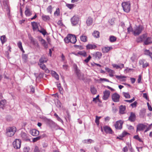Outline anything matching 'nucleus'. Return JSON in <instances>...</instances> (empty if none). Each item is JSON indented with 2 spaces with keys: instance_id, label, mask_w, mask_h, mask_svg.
I'll return each mask as SVG.
<instances>
[{
  "instance_id": "obj_1",
  "label": "nucleus",
  "mask_w": 152,
  "mask_h": 152,
  "mask_svg": "<svg viewBox=\"0 0 152 152\" xmlns=\"http://www.w3.org/2000/svg\"><path fill=\"white\" fill-rule=\"evenodd\" d=\"M16 129L15 126L10 127L7 128L6 135L8 137L12 136L16 132Z\"/></svg>"
},
{
  "instance_id": "obj_2",
  "label": "nucleus",
  "mask_w": 152,
  "mask_h": 152,
  "mask_svg": "<svg viewBox=\"0 0 152 152\" xmlns=\"http://www.w3.org/2000/svg\"><path fill=\"white\" fill-rule=\"evenodd\" d=\"M144 28L141 25L136 26L135 27L133 31V34L135 36H138L140 34L142 31L143 30Z\"/></svg>"
},
{
  "instance_id": "obj_3",
  "label": "nucleus",
  "mask_w": 152,
  "mask_h": 152,
  "mask_svg": "<svg viewBox=\"0 0 152 152\" xmlns=\"http://www.w3.org/2000/svg\"><path fill=\"white\" fill-rule=\"evenodd\" d=\"M122 6L124 11L128 13L130 10V4L129 2H123L122 4Z\"/></svg>"
},
{
  "instance_id": "obj_4",
  "label": "nucleus",
  "mask_w": 152,
  "mask_h": 152,
  "mask_svg": "<svg viewBox=\"0 0 152 152\" xmlns=\"http://www.w3.org/2000/svg\"><path fill=\"white\" fill-rule=\"evenodd\" d=\"M75 71L78 79L82 80H84L85 78L84 74L80 73V70L78 69L77 65H75Z\"/></svg>"
},
{
  "instance_id": "obj_5",
  "label": "nucleus",
  "mask_w": 152,
  "mask_h": 152,
  "mask_svg": "<svg viewBox=\"0 0 152 152\" xmlns=\"http://www.w3.org/2000/svg\"><path fill=\"white\" fill-rule=\"evenodd\" d=\"M21 142L19 139H16L13 142L14 148L15 149L20 148L21 146Z\"/></svg>"
},
{
  "instance_id": "obj_6",
  "label": "nucleus",
  "mask_w": 152,
  "mask_h": 152,
  "mask_svg": "<svg viewBox=\"0 0 152 152\" xmlns=\"http://www.w3.org/2000/svg\"><path fill=\"white\" fill-rule=\"evenodd\" d=\"M71 23L73 26L76 25L78 24L79 18L77 16H74L71 19Z\"/></svg>"
},
{
  "instance_id": "obj_7",
  "label": "nucleus",
  "mask_w": 152,
  "mask_h": 152,
  "mask_svg": "<svg viewBox=\"0 0 152 152\" xmlns=\"http://www.w3.org/2000/svg\"><path fill=\"white\" fill-rule=\"evenodd\" d=\"M123 121L121 120H119L116 122L115 124V127L117 129H121L122 128Z\"/></svg>"
},
{
  "instance_id": "obj_8",
  "label": "nucleus",
  "mask_w": 152,
  "mask_h": 152,
  "mask_svg": "<svg viewBox=\"0 0 152 152\" xmlns=\"http://www.w3.org/2000/svg\"><path fill=\"white\" fill-rule=\"evenodd\" d=\"M147 126L142 124H139L137 126V132L143 131L146 127Z\"/></svg>"
},
{
  "instance_id": "obj_9",
  "label": "nucleus",
  "mask_w": 152,
  "mask_h": 152,
  "mask_svg": "<svg viewBox=\"0 0 152 152\" xmlns=\"http://www.w3.org/2000/svg\"><path fill=\"white\" fill-rule=\"evenodd\" d=\"M120 96L117 93H115L112 96V100L115 102H118L119 101Z\"/></svg>"
},
{
  "instance_id": "obj_10",
  "label": "nucleus",
  "mask_w": 152,
  "mask_h": 152,
  "mask_svg": "<svg viewBox=\"0 0 152 152\" xmlns=\"http://www.w3.org/2000/svg\"><path fill=\"white\" fill-rule=\"evenodd\" d=\"M140 65H142V67L145 68L149 66V63L144 59H141L139 61Z\"/></svg>"
},
{
  "instance_id": "obj_11",
  "label": "nucleus",
  "mask_w": 152,
  "mask_h": 152,
  "mask_svg": "<svg viewBox=\"0 0 152 152\" xmlns=\"http://www.w3.org/2000/svg\"><path fill=\"white\" fill-rule=\"evenodd\" d=\"M147 35L146 34H144L140 36L137 39V42H144L145 40L146 37Z\"/></svg>"
},
{
  "instance_id": "obj_12",
  "label": "nucleus",
  "mask_w": 152,
  "mask_h": 152,
  "mask_svg": "<svg viewBox=\"0 0 152 152\" xmlns=\"http://www.w3.org/2000/svg\"><path fill=\"white\" fill-rule=\"evenodd\" d=\"M25 13L26 16H29L32 14V11L28 6H26Z\"/></svg>"
},
{
  "instance_id": "obj_13",
  "label": "nucleus",
  "mask_w": 152,
  "mask_h": 152,
  "mask_svg": "<svg viewBox=\"0 0 152 152\" xmlns=\"http://www.w3.org/2000/svg\"><path fill=\"white\" fill-rule=\"evenodd\" d=\"M152 43V38L151 37H146L144 42V45H148Z\"/></svg>"
},
{
  "instance_id": "obj_14",
  "label": "nucleus",
  "mask_w": 152,
  "mask_h": 152,
  "mask_svg": "<svg viewBox=\"0 0 152 152\" xmlns=\"http://www.w3.org/2000/svg\"><path fill=\"white\" fill-rule=\"evenodd\" d=\"M38 65L41 69L45 71V72L47 73H48L49 72V70L46 67L45 65L43 64L38 63Z\"/></svg>"
},
{
  "instance_id": "obj_15",
  "label": "nucleus",
  "mask_w": 152,
  "mask_h": 152,
  "mask_svg": "<svg viewBox=\"0 0 152 152\" xmlns=\"http://www.w3.org/2000/svg\"><path fill=\"white\" fill-rule=\"evenodd\" d=\"M110 91L108 90H106L103 92L104 95L103 99L104 100H107L110 95Z\"/></svg>"
},
{
  "instance_id": "obj_16",
  "label": "nucleus",
  "mask_w": 152,
  "mask_h": 152,
  "mask_svg": "<svg viewBox=\"0 0 152 152\" xmlns=\"http://www.w3.org/2000/svg\"><path fill=\"white\" fill-rule=\"evenodd\" d=\"M103 129L104 131L106 133L112 134V130L111 129L109 126H106L103 127Z\"/></svg>"
},
{
  "instance_id": "obj_17",
  "label": "nucleus",
  "mask_w": 152,
  "mask_h": 152,
  "mask_svg": "<svg viewBox=\"0 0 152 152\" xmlns=\"http://www.w3.org/2000/svg\"><path fill=\"white\" fill-rule=\"evenodd\" d=\"M30 133L33 136H36L39 134V132L35 129H33L30 131Z\"/></svg>"
},
{
  "instance_id": "obj_18",
  "label": "nucleus",
  "mask_w": 152,
  "mask_h": 152,
  "mask_svg": "<svg viewBox=\"0 0 152 152\" xmlns=\"http://www.w3.org/2000/svg\"><path fill=\"white\" fill-rule=\"evenodd\" d=\"M48 60V59L46 56L43 55L40 58L39 63L43 64L44 63L47 62Z\"/></svg>"
},
{
  "instance_id": "obj_19",
  "label": "nucleus",
  "mask_w": 152,
  "mask_h": 152,
  "mask_svg": "<svg viewBox=\"0 0 152 152\" xmlns=\"http://www.w3.org/2000/svg\"><path fill=\"white\" fill-rule=\"evenodd\" d=\"M69 36L70 42L73 44L75 43L77 41L76 37L75 35H72V34H69Z\"/></svg>"
},
{
  "instance_id": "obj_20",
  "label": "nucleus",
  "mask_w": 152,
  "mask_h": 152,
  "mask_svg": "<svg viewBox=\"0 0 152 152\" xmlns=\"http://www.w3.org/2000/svg\"><path fill=\"white\" fill-rule=\"evenodd\" d=\"M93 56L95 57V58L97 59H100L101 58L102 56V53L99 52H97L93 54Z\"/></svg>"
},
{
  "instance_id": "obj_21",
  "label": "nucleus",
  "mask_w": 152,
  "mask_h": 152,
  "mask_svg": "<svg viewBox=\"0 0 152 152\" xmlns=\"http://www.w3.org/2000/svg\"><path fill=\"white\" fill-rule=\"evenodd\" d=\"M135 115L134 113H131L129 118V120L131 122H134L135 120Z\"/></svg>"
},
{
  "instance_id": "obj_22",
  "label": "nucleus",
  "mask_w": 152,
  "mask_h": 152,
  "mask_svg": "<svg viewBox=\"0 0 152 152\" xmlns=\"http://www.w3.org/2000/svg\"><path fill=\"white\" fill-rule=\"evenodd\" d=\"M6 103V101L4 99L0 101V108L3 110Z\"/></svg>"
},
{
  "instance_id": "obj_23",
  "label": "nucleus",
  "mask_w": 152,
  "mask_h": 152,
  "mask_svg": "<svg viewBox=\"0 0 152 152\" xmlns=\"http://www.w3.org/2000/svg\"><path fill=\"white\" fill-rule=\"evenodd\" d=\"M31 24L34 31L36 30L38 28L39 24L35 22L31 23Z\"/></svg>"
},
{
  "instance_id": "obj_24",
  "label": "nucleus",
  "mask_w": 152,
  "mask_h": 152,
  "mask_svg": "<svg viewBox=\"0 0 152 152\" xmlns=\"http://www.w3.org/2000/svg\"><path fill=\"white\" fill-rule=\"evenodd\" d=\"M93 23V18L90 17L88 18L86 20V23L88 26L91 25Z\"/></svg>"
},
{
  "instance_id": "obj_25",
  "label": "nucleus",
  "mask_w": 152,
  "mask_h": 152,
  "mask_svg": "<svg viewBox=\"0 0 152 152\" xmlns=\"http://www.w3.org/2000/svg\"><path fill=\"white\" fill-rule=\"evenodd\" d=\"M112 49L111 47H105L102 48V51L104 53H107Z\"/></svg>"
},
{
  "instance_id": "obj_26",
  "label": "nucleus",
  "mask_w": 152,
  "mask_h": 152,
  "mask_svg": "<svg viewBox=\"0 0 152 152\" xmlns=\"http://www.w3.org/2000/svg\"><path fill=\"white\" fill-rule=\"evenodd\" d=\"M86 47L87 49H95L97 46L94 44H89L86 45Z\"/></svg>"
},
{
  "instance_id": "obj_27",
  "label": "nucleus",
  "mask_w": 152,
  "mask_h": 152,
  "mask_svg": "<svg viewBox=\"0 0 152 152\" xmlns=\"http://www.w3.org/2000/svg\"><path fill=\"white\" fill-rule=\"evenodd\" d=\"M112 66L113 67L115 68L116 69L120 68L121 69L124 67V65L123 64H120V65L113 64Z\"/></svg>"
},
{
  "instance_id": "obj_28",
  "label": "nucleus",
  "mask_w": 152,
  "mask_h": 152,
  "mask_svg": "<svg viewBox=\"0 0 152 152\" xmlns=\"http://www.w3.org/2000/svg\"><path fill=\"white\" fill-rule=\"evenodd\" d=\"M126 110V106H125L121 105L119 108V113L121 114L124 113V111Z\"/></svg>"
},
{
  "instance_id": "obj_29",
  "label": "nucleus",
  "mask_w": 152,
  "mask_h": 152,
  "mask_svg": "<svg viewBox=\"0 0 152 152\" xmlns=\"http://www.w3.org/2000/svg\"><path fill=\"white\" fill-rule=\"evenodd\" d=\"M115 76L116 78L119 80H120L121 81H126V79H124L126 77L125 76L121 75L118 76L117 75H115Z\"/></svg>"
},
{
  "instance_id": "obj_30",
  "label": "nucleus",
  "mask_w": 152,
  "mask_h": 152,
  "mask_svg": "<svg viewBox=\"0 0 152 152\" xmlns=\"http://www.w3.org/2000/svg\"><path fill=\"white\" fill-rule=\"evenodd\" d=\"M28 36L29 39L31 41V43L33 45H36L37 42L33 38L31 35L30 34H28Z\"/></svg>"
},
{
  "instance_id": "obj_31",
  "label": "nucleus",
  "mask_w": 152,
  "mask_h": 152,
  "mask_svg": "<svg viewBox=\"0 0 152 152\" xmlns=\"http://www.w3.org/2000/svg\"><path fill=\"white\" fill-rule=\"evenodd\" d=\"M82 142L84 144H90L92 142H94V141L91 139H89L84 140L82 141Z\"/></svg>"
},
{
  "instance_id": "obj_32",
  "label": "nucleus",
  "mask_w": 152,
  "mask_h": 152,
  "mask_svg": "<svg viewBox=\"0 0 152 152\" xmlns=\"http://www.w3.org/2000/svg\"><path fill=\"white\" fill-rule=\"evenodd\" d=\"M20 136L24 140H26L27 139V135L26 133L24 132H21L20 134Z\"/></svg>"
},
{
  "instance_id": "obj_33",
  "label": "nucleus",
  "mask_w": 152,
  "mask_h": 152,
  "mask_svg": "<svg viewBox=\"0 0 152 152\" xmlns=\"http://www.w3.org/2000/svg\"><path fill=\"white\" fill-rule=\"evenodd\" d=\"M80 39L82 42H86L87 41V37L84 35H83L80 37Z\"/></svg>"
},
{
  "instance_id": "obj_34",
  "label": "nucleus",
  "mask_w": 152,
  "mask_h": 152,
  "mask_svg": "<svg viewBox=\"0 0 152 152\" xmlns=\"http://www.w3.org/2000/svg\"><path fill=\"white\" fill-rule=\"evenodd\" d=\"M144 54L149 56L152 59V53L150 52L149 50H145L144 51Z\"/></svg>"
},
{
  "instance_id": "obj_35",
  "label": "nucleus",
  "mask_w": 152,
  "mask_h": 152,
  "mask_svg": "<svg viewBox=\"0 0 152 152\" xmlns=\"http://www.w3.org/2000/svg\"><path fill=\"white\" fill-rule=\"evenodd\" d=\"M42 18L43 20L45 21L49 20L50 19V17L48 15H43L42 16Z\"/></svg>"
},
{
  "instance_id": "obj_36",
  "label": "nucleus",
  "mask_w": 152,
  "mask_h": 152,
  "mask_svg": "<svg viewBox=\"0 0 152 152\" xmlns=\"http://www.w3.org/2000/svg\"><path fill=\"white\" fill-rule=\"evenodd\" d=\"M92 34L94 37L96 38H99V33L98 31H94Z\"/></svg>"
},
{
  "instance_id": "obj_37",
  "label": "nucleus",
  "mask_w": 152,
  "mask_h": 152,
  "mask_svg": "<svg viewBox=\"0 0 152 152\" xmlns=\"http://www.w3.org/2000/svg\"><path fill=\"white\" fill-rule=\"evenodd\" d=\"M41 42L42 45L45 48H47L48 47V45L45 40L44 39H42L41 40Z\"/></svg>"
},
{
  "instance_id": "obj_38",
  "label": "nucleus",
  "mask_w": 152,
  "mask_h": 152,
  "mask_svg": "<svg viewBox=\"0 0 152 152\" xmlns=\"http://www.w3.org/2000/svg\"><path fill=\"white\" fill-rule=\"evenodd\" d=\"M51 73L53 77H54L57 80H58L59 77L58 75L56 73V72L54 71H52Z\"/></svg>"
},
{
  "instance_id": "obj_39",
  "label": "nucleus",
  "mask_w": 152,
  "mask_h": 152,
  "mask_svg": "<svg viewBox=\"0 0 152 152\" xmlns=\"http://www.w3.org/2000/svg\"><path fill=\"white\" fill-rule=\"evenodd\" d=\"M17 45L19 48L20 50L23 52L24 53V51L23 50L22 46V44L21 42L19 41L18 44Z\"/></svg>"
},
{
  "instance_id": "obj_40",
  "label": "nucleus",
  "mask_w": 152,
  "mask_h": 152,
  "mask_svg": "<svg viewBox=\"0 0 152 152\" xmlns=\"http://www.w3.org/2000/svg\"><path fill=\"white\" fill-rule=\"evenodd\" d=\"M137 59V57L134 54H133L131 58V59L133 62H136Z\"/></svg>"
},
{
  "instance_id": "obj_41",
  "label": "nucleus",
  "mask_w": 152,
  "mask_h": 152,
  "mask_svg": "<svg viewBox=\"0 0 152 152\" xmlns=\"http://www.w3.org/2000/svg\"><path fill=\"white\" fill-rule=\"evenodd\" d=\"M31 149L30 147L28 146H25L23 149V152H30Z\"/></svg>"
},
{
  "instance_id": "obj_42",
  "label": "nucleus",
  "mask_w": 152,
  "mask_h": 152,
  "mask_svg": "<svg viewBox=\"0 0 152 152\" xmlns=\"http://www.w3.org/2000/svg\"><path fill=\"white\" fill-rule=\"evenodd\" d=\"M91 93L94 94H95L96 92V89L93 86H91Z\"/></svg>"
},
{
  "instance_id": "obj_43",
  "label": "nucleus",
  "mask_w": 152,
  "mask_h": 152,
  "mask_svg": "<svg viewBox=\"0 0 152 152\" xmlns=\"http://www.w3.org/2000/svg\"><path fill=\"white\" fill-rule=\"evenodd\" d=\"M116 39V38L114 36H111L110 37V40L111 42H115Z\"/></svg>"
},
{
  "instance_id": "obj_44",
  "label": "nucleus",
  "mask_w": 152,
  "mask_h": 152,
  "mask_svg": "<svg viewBox=\"0 0 152 152\" xmlns=\"http://www.w3.org/2000/svg\"><path fill=\"white\" fill-rule=\"evenodd\" d=\"M0 39L2 44H4L6 41V39L5 36L3 35L1 37Z\"/></svg>"
},
{
  "instance_id": "obj_45",
  "label": "nucleus",
  "mask_w": 152,
  "mask_h": 152,
  "mask_svg": "<svg viewBox=\"0 0 152 152\" xmlns=\"http://www.w3.org/2000/svg\"><path fill=\"white\" fill-rule=\"evenodd\" d=\"M56 105L58 108H61L62 106V104L59 100H57L56 102Z\"/></svg>"
},
{
  "instance_id": "obj_46",
  "label": "nucleus",
  "mask_w": 152,
  "mask_h": 152,
  "mask_svg": "<svg viewBox=\"0 0 152 152\" xmlns=\"http://www.w3.org/2000/svg\"><path fill=\"white\" fill-rule=\"evenodd\" d=\"M70 36L69 34L64 39V41L66 43H68L70 42V40H69Z\"/></svg>"
},
{
  "instance_id": "obj_47",
  "label": "nucleus",
  "mask_w": 152,
  "mask_h": 152,
  "mask_svg": "<svg viewBox=\"0 0 152 152\" xmlns=\"http://www.w3.org/2000/svg\"><path fill=\"white\" fill-rule=\"evenodd\" d=\"M101 118V117H98L97 116H96L95 123L98 125L99 124V120Z\"/></svg>"
},
{
  "instance_id": "obj_48",
  "label": "nucleus",
  "mask_w": 152,
  "mask_h": 152,
  "mask_svg": "<svg viewBox=\"0 0 152 152\" xmlns=\"http://www.w3.org/2000/svg\"><path fill=\"white\" fill-rule=\"evenodd\" d=\"M28 56L26 54H23L22 55V58L25 62H26Z\"/></svg>"
},
{
  "instance_id": "obj_49",
  "label": "nucleus",
  "mask_w": 152,
  "mask_h": 152,
  "mask_svg": "<svg viewBox=\"0 0 152 152\" xmlns=\"http://www.w3.org/2000/svg\"><path fill=\"white\" fill-rule=\"evenodd\" d=\"M86 54V52H83L82 51H79L77 52V54H75V55H82L84 56H85Z\"/></svg>"
},
{
  "instance_id": "obj_50",
  "label": "nucleus",
  "mask_w": 152,
  "mask_h": 152,
  "mask_svg": "<svg viewBox=\"0 0 152 152\" xmlns=\"http://www.w3.org/2000/svg\"><path fill=\"white\" fill-rule=\"evenodd\" d=\"M66 6L69 9H71L73 8L74 5V4H66Z\"/></svg>"
},
{
  "instance_id": "obj_51",
  "label": "nucleus",
  "mask_w": 152,
  "mask_h": 152,
  "mask_svg": "<svg viewBox=\"0 0 152 152\" xmlns=\"http://www.w3.org/2000/svg\"><path fill=\"white\" fill-rule=\"evenodd\" d=\"M33 152H40L39 149V147L36 146L34 149Z\"/></svg>"
},
{
  "instance_id": "obj_52",
  "label": "nucleus",
  "mask_w": 152,
  "mask_h": 152,
  "mask_svg": "<svg viewBox=\"0 0 152 152\" xmlns=\"http://www.w3.org/2000/svg\"><path fill=\"white\" fill-rule=\"evenodd\" d=\"M47 10L48 12L51 14L52 12V6L51 5L49 6L47 8Z\"/></svg>"
},
{
  "instance_id": "obj_53",
  "label": "nucleus",
  "mask_w": 152,
  "mask_h": 152,
  "mask_svg": "<svg viewBox=\"0 0 152 152\" xmlns=\"http://www.w3.org/2000/svg\"><path fill=\"white\" fill-rule=\"evenodd\" d=\"M109 75L111 77H113V74L115 73V72L113 70H111L109 72Z\"/></svg>"
},
{
  "instance_id": "obj_54",
  "label": "nucleus",
  "mask_w": 152,
  "mask_h": 152,
  "mask_svg": "<svg viewBox=\"0 0 152 152\" xmlns=\"http://www.w3.org/2000/svg\"><path fill=\"white\" fill-rule=\"evenodd\" d=\"M30 92L31 93H33L34 92L35 89L34 88L33 86H30Z\"/></svg>"
},
{
  "instance_id": "obj_55",
  "label": "nucleus",
  "mask_w": 152,
  "mask_h": 152,
  "mask_svg": "<svg viewBox=\"0 0 152 152\" xmlns=\"http://www.w3.org/2000/svg\"><path fill=\"white\" fill-rule=\"evenodd\" d=\"M115 19L112 18L109 21V22L111 25H113L115 22Z\"/></svg>"
},
{
  "instance_id": "obj_56",
  "label": "nucleus",
  "mask_w": 152,
  "mask_h": 152,
  "mask_svg": "<svg viewBox=\"0 0 152 152\" xmlns=\"http://www.w3.org/2000/svg\"><path fill=\"white\" fill-rule=\"evenodd\" d=\"M124 96L126 98H129L130 97V95L128 93H124Z\"/></svg>"
},
{
  "instance_id": "obj_57",
  "label": "nucleus",
  "mask_w": 152,
  "mask_h": 152,
  "mask_svg": "<svg viewBox=\"0 0 152 152\" xmlns=\"http://www.w3.org/2000/svg\"><path fill=\"white\" fill-rule=\"evenodd\" d=\"M59 91L60 92L62 91L63 88L61 87L60 84H58L57 85Z\"/></svg>"
},
{
  "instance_id": "obj_58",
  "label": "nucleus",
  "mask_w": 152,
  "mask_h": 152,
  "mask_svg": "<svg viewBox=\"0 0 152 152\" xmlns=\"http://www.w3.org/2000/svg\"><path fill=\"white\" fill-rule=\"evenodd\" d=\"M147 105L148 106V110L151 111H152V108L151 105H150L149 103L148 102L147 103Z\"/></svg>"
},
{
  "instance_id": "obj_59",
  "label": "nucleus",
  "mask_w": 152,
  "mask_h": 152,
  "mask_svg": "<svg viewBox=\"0 0 152 152\" xmlns=\"http://www.w3.org/2000/svg\"><path fill=\"white\" fill-rule=\"evenodd\" d=\"M137 102L135 101L134 102V103H132L131 104V105L132 107H135L137 106Z\"/></svg>"
},
{
  "instance_id": "obj_60",
  "label": "nucleus",
  "mask_w": 152,
  "mask_h": 152,
  "mask_svg": "<svg viewBox=\"0 0 152 152\" xmlns=\"http://www.w3.org/2000/svg\"><path fill=\"white\" fill-rule=\"evenodd\" d=\"M99 95H97L96 98H93V102H95L96 103V100H99Z\"/></svg>"
},
{
  "instance_id": "obj_61",
  "label": "nucleus",
  "mask_w": 152,
  "mask_h": 152,
  "mask_svg": "<svg viewBox=\"0 0 152 152\" xmlns=\"http://www.w3.org/2000/svg\"><path fill=\"white\" fill-rule=\"evenodd\" d=\"M39 32L42 33L43 35H45L46 34V32L44 29H42L39 31Z\"/></svg>"
},
{
  "instance_id": "obj_62",
  "label": "nucleus",
  "mask_w": 152,
  "mask_h": 152,
  "mask_svg": "<svg viewBox=\"0 0 152 152\" xmlns=\"http://www.w3.org/2000/svg\"><path fill=\"white\" fill-rule=\"evenodd\" d=\"M91 58V56H89L84 61L86 63H88L89 61Z\"/></svg>"
},
{
  "instance_id": "obj_63",
  "label": "nucleus",
  "mask_w": 152,
  "mask_h": 152,
  "mask_svg": "<svg viewBox=\"0 0 152 152\" xmlns=\"http://www.w3.org/2000/svg\"><path fill=\"white\" fill-rule=\"evenodd\" d=\"M55 15H58L59 14V9L58 8L56 9V11L54 12Z\"/></svg>"
},
{
  "instance_id": "obj_64",
  "label": "nucleus",
  "mask_w": 152,
  "mask_h": 152,
  "mask_svg": "<svg viewBox=\"0 0 152 152\" xmlns=\"http://www.w3.org/2000/svg\"><path fill=\"white\" fill-rule=\"evenodd\" d=\"M40 137H38L35 138H34L33 139V141L34 142H36L38 140H39L40 139Z\"/></svg>"
}]
</instances>
